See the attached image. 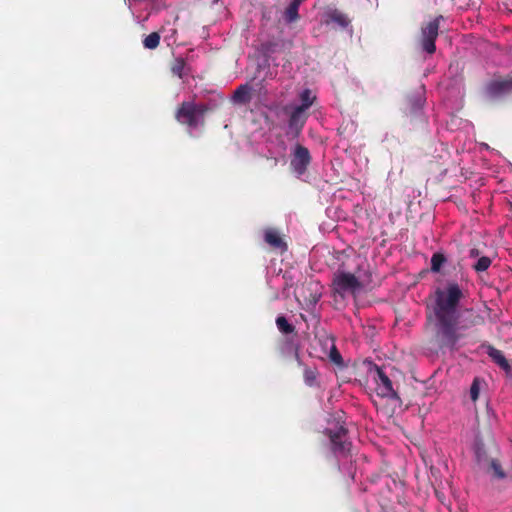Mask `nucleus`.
<instances>
[{
    "label": "nucleus",
    "mask_w": 512,
    "mask_h": 512,
    "mask_svg": "<svg viewBox=\"0 0 512 512\" xmlns=\"http://www.w3.org/2000/svg\"><path fill=\"white\" fill-rule=\"evenodd\" d=\"M463 297V291L456 282H448L446 287L435 290L433 340L440 350H455L463 337L462 331L484 323V318L472 309H467L465 313L468 316L460 321L458 307Z\"/></svg>",
    "instance_id": "f257e3e1"
},
{
    "label": "nucleus",
    "mask_w": 512,
    "mask_h": 512,
    "mask_svg": "<svg viewBox=\"0 0 512 512\" xmlns=\"http://www.w3.org/2000/svg\"><path fill=\"white\" fill-rule=\"evenodd\" d=\"M479 468L492 480L512 479V457L502 456L497 449L478 446L475 452Z\"/></svg>",
    "instance_id": "f03ea898"
},
{
    "label": "nucleus",
    "mask_w": 512,
    "mask_h": 512,
    "mask_svg": "<svg viewBox=\"0 0 512 512\" xmlns=\"http://www.w3.org/2000/svg\"><path fill=\"white\" fill-rule=\"evenodd\" d=\"M210 107L205 103H196L195 101H183L175 111V119L181 125L189 129H195L204 126L205 115Z\"/></svg>",
    "instance_id": "7ed1b4c3"
},
{
    "label": "nucleus",
    "mask_w": 512,
    "mask_h": 512,
    "mask_svg": "<svg viewBox=\"0 0 512 512\" xmlns=\"http://www.w3.org/2000/svg\"><path fill=\"white\" fill-rule=\"evenodd\" d=\"M512 93V74L495 75L484 87V95L491 100L500 99Z\"/></svg>",
    "instance_id": "20e7f679"
},
{
    "label": "nucleus",
    "mask_w": 512,
    "mask_h": 512,
    "mask_svg": "<svg viewBox=\"0 0 512 512\" xmlns=\"http://www.w3.org/2000/svg\"><path fill=\"white\" fill-rule=\"evenodd\" d=\"M348 430L343 426L337 429H326L325 434L330 440L331 450L335 456L346 457L349 455L352 443L347 437Z\"/></svg>",
    "instance_id": "39448f33"
},
{
    "label": "nucleus",
    "mask_w": 512,
    "mask_h": 512,
    "mask_svg": "<svg viewBox=\"0 0 512 512\" xmlns=\"http://www.w3.org/2000/svg\"><path fill=\"white\" fill-rule=\"evenodd\" d=\"M374 381L376 383V393L382 398L392 399L401 402L398 393L393 387V383L382 367L374 365Z\"/></svg>",
    "instance_id": "423d86ee"
},
{
    "label": "nucleus",
    "mask_w": 512,
    "mask_h": 512,
    "mask_svg": "<svg viewBox=\"0 0 512 512\" xmlns=\"http://www.w3.org/2000/svg\"><path fill=\"white\" fill-rule=\"evenodd\" d=\"M443 19V16H438L434 20L428 22L425 26L422 27V48L428 54H433L436 51L435 41L438 37L439 33V25L440 20Z\"/></svg>",
    "instance_id": "0eeeda50"
},
{
    "label": "nucleus",
    "mask_w": 512,
    "mask_h": 512,
    "mask_svg": "<svg viewBox=\"0 0 512 512\" xmlns=\"http://www.w3.org/2000/svg\"><path fill=\"white\" fill-rule=\"evenodd\" d=\"M333 286L334 291L343 296L345 293H355L361 288V283L354 274L340 272L335 275Z\"/></svg>",
    "instance_id": "6e6552de"
},
{
    "label": "nucleus",
    "mask_w": 512,
    "mask_h": 512,
    "mask_svg": "<svg viewBox=\"0 0 512 512\" xmlns=\"http://www.w3.org/2000/svg\"><path fill=\"white\" fill-rule=\"evenodd\" d=\"M311 159L309 150L301 144H296L291 155L290 165L293 171L301 176L307 171Z\"/></svg>",
    "instance_id": "1a4fd4ad"
},
{
    "label": "nucleus",
    "mask_w": 512,
    "mask_h": 512,
    "mask_svg": "<svg viewBox=\"0 0 512 512\" xmlns=\"http://www.w3.org/2000/svg\"><path fill=\"white\" fill-rule=\"evenodd\" d=\"M264 241L273 249L285 252L288 249L279 231L274 228H268L264 231Z\"/></svg>",
    "instance_id": "9d476101"
},
{
    "label": "nucleus",
    "mask_w": 512,
    "mask_h": 512,
    "mask_svg": "<svg viewBox=\"0 0 512 512\" xmlns=\"http://www.w3.org/2000/svg\"><path fill=\"white\" fill-rule=\"evenodd\" d=\"M307 120L306 111L302 108L295 107L290 114L288 126L291 131H294L296 135L300 133Z\"/></svg>",
    "instance_id": "9b49d317"
},
{
    "label": "nucleus",
    "mask_w": 512,
    "mask_h": 512,
    "mask_svg": "<svg viewBox=\"0 0 512 512\" xmlns=\"http://www.w3.org/2000/svg\"><path fill=\"white\" fill-rule=\"evenodd\" d=\"M487 354L502 370L505 372L511 371L510 363L501 350L490 345L488 346Z\"/></svg>",
    "instance_id": "f8f14e48"
},
{
    "label": "nucleus",
    "mask_w": 512,
    "mask_h": 512,
    "mask_svg": "<svg viewBox=\"0 0 512 512\" xmlns=\"http://www.w3.org/2000/svg\"><path fill=\"white\" fill-rule=\"evenodd\" d=\"M233 98L240 103H247L250 101V87L248 84L240 85L234 92Z\"/></svg>",
    "instance_id": "ddd939ff"
},
{
    "label": "nucleus",
    "mask_w": 512,
    "mask_h": 512,
    "mask_svg": "<svg viewBox=\"0 0 512 512\" xmlns=\"http://www.w3.org/2000/svg\"><path fill=\"white\" fill-rule=\"evenodd\" d=\"M328 19L337 23L342 28H346L350 24L349 18L344 13L336 9L328 14Z\"/></svg>",
    "instance_id": "4468645a"
},
{
    "label": "nucleus",
    "mask_w": 512,
    "mask_h": 512,
    "mask_svg": "<svg viewBox=\"0 0 512 512\" xmlns=\"http://www.w3.org/2000/svg\"><path fill=\"white\" fill-rule=\"evenodd\" d=\"M276 325L278 330L282 334H292L295 333V326L288 322L285 316L280 315L276 318Z\"/></svg>",
    "instance_id": "2eb2a0df"
},
{
    "label": "nucleus",
    "mask_w": 512,
    "mask_h": 512,
    "mask_svg": "<svg viewBox=\"0 0 512 512\" xmlns=\"http://www.w3.org/2000/svg\"><path fill=\"white\" fill-rule=\"evenodd\" d=\"M315 99L316 97L312 95L311 90L305 89L300 93L301 105L298 107L302 108L304 111H307L313 105Z\"/></svg>",
    "instance_id": "dca6fc26"
},
{
    "label": "nucleus",
    "mask_w": 512,
    "mask_h": 512,
    "mask_svg": "<svg viewBox=\"0 0 512 512\" xmlns=\"http://www.w3.org/2000/svg\"><path fill=\"white\" fill-rule=\"evenodd\" d=\"M186 67V62L183 58H175L171 63L170 70L173 75L179 77L180 79L184 76V70Z\"/></svg>",
    "instance_id": "f3484780"
},
{
    "label": "nucleus",
    "mask_w": 512,
    "mask_h": 512,
    "mask_svg": "<svg viewBox=\"0 0 512 512\" xmlns=\"http://www.w3.org/2000/svg\"><path fill=\"white\" fill-rule=\"evenodd\" d=\"M318 372L316 368L305 367L303 372V378L306 385L312 387L316 385Z\"/></svg>",
    "instance_id": "a211bd4d"
},
{
    "label": "nucleus",
    "mask_w": 512,
    "mask_h": 512,
    "mask_svg": "<svg viewBox=\"0 0 512 512\" xmlns=\"http://www.w3.org/2000/svg\"><path fill=\"white\" fill-rule=\"evenodd\" d=\"M447 261L444 254L436 252L431 257V271L437 273L441 270L443 264Z\"/></svg>",
    "instance_id": "6ab92c4d"
},
{
    "label": "nucleus",
    "mask_w": 512,
    "mask_h": 512,
    "mask_svg": "<svg viewBox=\"0 0 512 512\" xmlns=\"http://www.w3.org/2000/svg\"><path fill=\"white\" fill-rule=\"evenodd\" d=\"M160 44V34L158 32L150 33L143 40V45L145 48L153 50L156 49Z\"/></svg>",
    "instance_id": "aec40b11"
},
{
    "label": "nucleus",
    "mask_w": 512,
    "mask_h": 512,
    "mask_svg": "<svg viewBox=\"0 0 512 512\" xmlns=\"http://www.w3.org/2000/svg\"><path fill=\"white\" fill-rule=\"evenodd\" d=\"M299 8L296 7V4H289L288 7L284 11V19L287 23L295 22L299 19L298 14Z\"/></svg>",
    "instance_id": "412c9836"
},
{
    "label": "nucleus",
    "mask_w": 512,
    "mask_h": 512,
    "mask_svg": "<svg viewBox=\"0 0 512 512\" xmlns=\"http://www.w3.org/2000/svg\"><path fill=\"white\" fill-rule=\"evenodd\" d=\"M491 262L492 261L488 256H482V257H479L478 260L476 261V263H474L472 265V268L476 272H484L490 267Z\"/></svg>",
    "instance_id": "4be33fe9"
},
{
    "label": "nucleus",
    "mask_w": 512,
    "mask_h": 512,
    "mask_svg": "<svg viewBox=\"0 0 512 512\" xmlns=\"http://www.w3.org/2000/svg\"><path fill=\"white\" fill-rule=\"evenodd\" d=\"M328 356L333 364H335L338 367H344L343 358L334 344L332 345Z\"/></svg>",
    "instance_id": "5701e85b"
},
{
    "label": "nucleus",
    "mask_w": 512,
    "mask_h": 512,
    "mask_svg": "<svg viewBox=\"0 0 512 512\" xmlns=\"http://www.w3.org/2000/svg\"><path fill=\"white\" fill-rule=\"evenodd\" d=\"M480 394V379L474 378L470 387V398L473 402H476Z\"/></svg>",
    "instance_id": "b1692460"
},
{
    "label": "nucleus",
    "mask_w": 512,
    "mask_h": 512,
    "mask_svg": "<svg viewBox=\"0 0 512 512\" xmlns=\"http://www.w3.org/2000/svg\"><path fill=\"white\" fill-rule=\"evenodd\" d=\"M479 255H480V252H479V250H478V249H476V248H473V249H471V250L469 251V256H470L471 258H479Z\"/></svg>",
    "instance_id": "393cba45"
},
{
    "label": "nucleus",
    "mask_w": 512,
    "mask_h": 512,
    "mask_svg": "<svg viewBox=\"0 0 512 512\" xmlns=\"http://www.w3.org/2000/svg\"><path fill=\"white\" fill-rule=\"evenodd\" d=\"M304 0H292L290 2V4H296V7L299 8L300 4L303 2Z\"/></svg>",
    "instance_id": "a878e982"
},
{
    "label": "nucleus",
    "mask_w": 512,
    "mask_h": 512,
    "mask_svg": "<svg viewBox=\"0 0 512 512\" xmlns=\"http://www.w3.org/2000/svg\"><path fill=\"white\" fill-rule=\"evenodd\" d=\"M270 160L272 161V167H275L278 164L277 158H271Z\"/></svg>",
    "instance_id": "bb28decb"
},
{
    "label": "nucleus",
    "mask_w": 512,
    "mask_h": 512,
    "mask_svg": "<svg viewBox=\"0 0 512 512\" xmlns=\"http://www.w3.org/2000/svg\"><path fill=\"white\" fill-rule=\"evenodd\" d=\"M319 298H320V295H314L313 299H312V302L316 303L319 300Z\"/></svg>",
    "instance_id": "cd10ccee"
},
{
    "label": "nucleus",
    "mask_w": 512,
    "mask_h": 512,
    "mask_svg": "<svg viewBox=\"0 0 512 512\" xmlns=\"http://www.w3.org/2000/svg\"><path fill=\"white\" fill-rule=\"evenodd\" d=\"M421 107V100L419 99L417 105H416V108L419 109Z\"/></svg>",
    "instance_id": "c85d7f7f"
}]
</instances>
